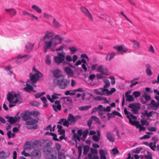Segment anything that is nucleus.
Returning a JSON list of instances; mask_svg holds the SVG:
<instances>
[{
    "mask_svg": "<svg viewBox=\"0 0 159 159\" xmlns=\"http://www.w3.org/2000/svg\"><path fill=\"white\" fill-rule=\"evenodd\" d=\"M91 119L96 122L98 123H100V121L98 117L96 116H92L91 117Z\"/></svg>",
    "mask_w": 159,
    "mask_h": 159,
    "instance_id": "56",
    "label": "nucleus"
},
{
    "mask_svg": "<svg viewBox=\"0 0 159 159\" xmlns=\"http://www.w3.org/2000/svg\"><path fill=\"white\" fill-rule=\"evenodd\" d=\"M54 83L58 86L59 88L61 89H64L67 87V84L69 82L66 79L61 78L60 79H54Z\"/></svg>",
    "mask_w": 159,
    "mask_h": 159,
    "instance_id": "4",
    "label": "nucleus"
},
{
    "mask_svg": "<svg viewBox=\"0 0 159 159\" xmlns=\"http://www.w3.org/2000/svg\"><path fill=\"white\" fill-rule=\"evenodd\" d=\"M65 58L66 61H72V59L71 57L69 55H67L66 56Z\"/></svg>",
    "mask_w": 159,
    "mask_h": 159,
    "instance_id": "61",
    "label": "nucleus"
},
{
    "mask_svg": "<svg viewBox=\"0 0 159 159\" xmlns=\"http://www.w3.org/2000/svg\"><path fill=\"white\" fill-rule=\"evenodd\" d=\"M32 8L39 13H41L42 12V11L41 9L38 6L35 5H33L32 6Z\"/></svg>",
    "mask_w": 159,
    "mask_h": 159,
    "instance_id": "29",
    "label": "nucleus"
},
{
    "mask_svg": "<svg viewBox=\"0 0 159 159\" xmlns=\"http://www.w3.org/2000/svg\"><path fill=\"white\" fill-rule=\"evenodd\" d=\"M26 128L29 129H33L34 130L39 128V126L38 125L36 124L33 126H27Z\"/></svg>",
    "mask_w": 159,
    "mask_h": 159,
    "instance_id": "38",
    "label": "nucleus"
},
{
    "mask_svg": "<svg viewBox=\"0 0 159 159\" xmlns=\"http://www.w3.org/2000/svg\"><path fill=\"white\" fill-rule=\"evenodd\" d=\"M63 40V39L57 34L54 37L52 38L50 40L51 41V42L54 44V45L55 46L61 43Z\"/></svg>",
    "mask_w": 159,
    "mask_h": 159,
    "instance_id": "9",
    "label": "nucleus"
},
{
    "mask_svg": "<svg viewBox=\"0 0 159 159\" xmlns=\"http://www.w3.org/2000/svg\"><path fill=\"white\" fill-rule=\"evenodd\" d=\"M140 104L139 103H132L129 104L128 107L131 109L132 111L135 114L139 113V110L140 108Z\"/></svg>",
    "mask_w": 159,
    "mask_h": 159,
    "instance_id": "6",
    "label": "nucleus"
},
{
    "mask_svg": "<svg viewBox=\"0 0 159 159\" xmlns=\"http://www.w3.org/2000/svg\"><path fill=\"white\" fill-rule=\"evenodd\" d=\"M31 57V56L26 54L23 56L20 55V62H23L26 61Z\"/></svg>",
    "mask_w": 159,
    "mask_h": 159,
    "instance_id": "21",
    "label": "nucleus"
},
{
    "mask_svg": "<svg viewBox=\"0 0 159 159\" xmlns=\"http://www.w3.org/2000/svg\"><path fill=\"white\" fill-rule=\"evenodd\" d=\"M107 115L108 117V120H110V118H114L115 116L114 114L113 113V112L111 113H107Z\"/></svg>",
    "mask_w": 159,
    "mask_h": 159,
    "instance_id": "49",
    "label": "nucleus"
},
{
    "mask_svg": "<svg viewBox=\"0 0 159 159\" xmlns=\"http://www.w3.org/2000/svg\"><path fill=\"white\" fill-rule=\"evenodd\" d=\"M93 92L97 95H103L105 94V93H101V92H99L98 89H94Z\"/></svg>",
    "mask_w": 159,
    "mask_h": 159,
    "instance_id": "52",
    "label": "nucleus"
},
{
    "mask_svg": "<svg viewBox=\"0 0 159 159\" xmlns=\"http://www.w3.org/2000/svg\"><path fill=\"white\" fill-rule=\"evenodd\" d=\"M31 154L32 157H40L41 156V153L39 150L37 149H35L32 151Z\"/></svg>",
    "mask_w": 159,
    "mask_h": 159,
    "instance_id": "20",
    "label": "nucleus"
},
{
    "mask_svg": "<svg viewBox=\"0 0 159 159\" xmlns=\"http://www.w3.org/2000/svg\"><path fill=\"white\" fill-rule=\"evenodd\" d=\"M89 133V130L88 129H85L84 132L83 134V137L81 139L83 141H85V138L87 136Z\"/></svg>",
    "mask_w": 159,
    "mask_h": 159,
    "instance_id": "37",
    "label": "nucleus"
},
{
    "mask_svg": "<svg viewBox=\"0 0 159 159\" xmlns=\"http://www.w3.org/2000/svg\"><path fill=\"white\" fill-rule=\"evenodd\" d=\"M23 120H26L25 124L28 125H33L38 122L39 118L35 117L34 119L31 116V112L29 111H25L23 114L22 113Z\"/></svg>",
    "mask_w": 159,
    "mask_h": 159,
    "instance_id": "1",
    "label": "nucleus"
},
{
    "mask_svg": "<svg viewBox=\"0 0 159 159\" xmlns=\"http://www.w3.org/2000/svg\"><path fill=\"white\" fill-rule=\"evenodd\" d=\"M148 131H155L157 130V128L154 127H151L148 128Z\"/></svg>",
    "mask_w": 159,
    "mask_h": 159,
    "instance_id": "62",
    "label": "nucleus"
},
{
    "mask_svg": "<svg viewBox=\"0 0 159 159\" xmlns=\"http://www.w3.org/2000/svg\"><path fill=\"white\" fill-rule=\"evenodd\" d=\"M52 31L49 32L47 31L46 32L44 36L42 38L40 39L41 41H45L47 39H49L52 38L53 36Z\"/></svg>",
    "mask_w": 159,
    "mask_h": 159,
    "instance_id": "11",
    "label": "nucleus"
},
{
    "mask_svg": "<svg viewBox=\"0 0 159 159\" xmlns=\"http://www.w3.org/2000/svg\"><path fill=\"white\" fill-rule=\"evenodd\" d=\"M50 135L53 137L52 138L53 140L57 141H60L57 138V135L56 134L52 133H50Z\"/></svg>",
    "mask_w": 159,
    "mask_h": 159,
    "instance_id": "53",
    "label": "nucleus"
},
{
    "mask_svg": "<svg viewBox=\"0 0 159 159\" xmlns=\"http://www.w3.org/2000/svg\"><path fill=\"white\" fill-rule=\"evenodd\" d=\"M32 144L30 141H26L24 145V148L26 150H30L32 148Z\"/></svg>",
    "mask_w": 159,
    "mask_h": 159,
    "instance_id": "24",
    "label": "nucleus"
},
{
    "mask_svg": "<svg viewBox=\"0 0 159 159\" xmlns=\"http://www.w3.org/2000/svg\"><path fill=\"white\" fill-rule=\"evenodd\" d=\"M102 107V106L100 105H99L97 107H95L93 108L92 110V113L96 112L98 110H99L101 109Z\"/></svg>",
    "mask_w": 159,
    "mask_h": 159,
    "instance_id": "43",
    "label": "nucleus"
},
{
    "mask_svg": "<svg viewBox=\"0 0 159 159\" xmlns=\"http://www.w3.org/2000/svg\"><path fill=\"white\" fill-rule=\"evenodd\" d=\"M124 112L125 114L126 115V116H129L131 119L132 118L134 120H137V117L134 116L133 114H131L130 111H127L126 108H125L124 109Z\"/></svg>",
    "mask_w": 159,
    "mask_h": 159,
    "instance_id": "16",
    "label": "nucleus"
},
{
    "mask_svg": "<svg viewBox=\"0 0 159 159\" xmlns=\"http://www.w3.org/2000/svg\"><path fill=\"white\" fill-rule=\"evenodd\" d=\"M5 11L7 12L11 16L15 15L16 13V10L13 8L6 9L5 10Z\"/></svg>",
    "mask_w": 159,
    "mask_h": 159,
    "instance_id": "22",
    "label": "nucleus"
},
{
    "mask_svg": "<svg viewBox=\"0 0 159 159\" xmlns=\"http://www.w3.org/2000/svg\"><path fill=\"white\" fill-rule=\"evenodd\" d=\"M90 152L92 155V154H96L98 153V151L96 149L91 148L90 149Z\"/></svg>",
    "mask_w": 159,
    "mask_h": 159,
    "instance_id": "57",
    "label": "nucleus"
},
{
    "mask_svg": "<svg viewBox=\"0 0 159 159\" xmlns=\"http://www.w3.org/2000/svg\"><path fill=\"white\" fill-rule=\"evenodd\" d=\"M142 149L143 148L141 147L136 148L135 149L133 150L132 152L134 153H139Z\"/></svg>",
    "mask_w": 159,
    "mask_h": 159,
    "instance_id": "42",
    "label": "nucleus"
},
{
    "mask_svg": "<svg viewBox=\"0 0 159 159\" xmlns=\"http://www.w3.org/2000/svg\"><path fill=\"white\" fill-rule=\"evenodd\" d=\"M55 147L57 151H59L61 148V145L59 143H55Z\"/></svg>",
    "mask_w": 159,
    "mask_h": 159,
    "instance_id": "58",
    "label": "nucleus"
},
{
    "mask_svg": "<svg viewBox=\"0 0 159 159\" xmlns=\"http://www.w3.org/2000/svg\"><path fill=\"white\" fill-rule=\"evenodd\" d=\"M61 70L58 69L55 70L52 72L53 75L54 77L56 78V79H57L60 78L61 76H62V75L60 74Z\"/></svg>",
    "mask_w": 159,
    "mask_h": 159,
    "instance_id": "14",
    "label": "nucleus"
},
{
    "mask_svg": "<svg viewBox=\"0 0 159 159\" xmlns=\"http://www.w3.org/2000/svg\"><path fill=\"white\" fill-rule=\"evenodd\" d=\"M69 49L72 54H75L77 50L76 48L74 47H70Z\"/></svg>",
    "mask_w": 159,
    "mask_h": 159,
    "instance_id": "44",
    "label": "nucleus"
},
{
    "mask_svg": "<svg viewBox=\"0 0 159 159\" xmlns=\"http://www.w3.org/2000/svg\"><path fill=\"white\" fill-rule=\"evenodd\" d=\"M7 99L9 102V107H14L18 102L17 94L13 92L8 93L7 95Z\"/></svg>",
    "mask_w": 159,
    "mask_h": 159,
    "instance_id": "3",
    "label": "nucleus"
},
{
    "mask_svg": "<svg viewBox=\"0 0 159 159\" xmlns=\"http://www.w3.org/2000/svg\"><path fill=\"white\" fill-rule=\"evenodd\" d=\"M43 151L48 159H56L57 157V151L52 148H44Z\"/></svg>",
    "mask_w": 159,
    "mask_h": 159,
    "instance_id": "2",
    "label": "nucleus"
},
{
    "mask_svg": "<svg viewBox=\"0 0 159 159\" xmlns=\"http://www.w3.org/2000/svg\"><path fill=\"white\" fill-rule=\"evenodd\" d=\"M81 11L83 13L92 21H93V19L91 14L89 10L84 7H80Z\"/></svg>",
    "mask_w": 159,
    "mask_h": 159,
    "instance_id": "10",
    "label": "nucleus"
},
{
    "mask_svg": "<svg viewBox=\"0 0 159 159\" xmlns=\"http://www.w3.org/2000/svg\"><path fill=\"white\" fill-rule=\"evenodd\" d=\"M89 150V147L88 145H85L83 147V154L86 155Z\"/></svg>",
    "mask_w": 159,
    "mask_h": 159,
    "instance_id": "32",
    "label": "nucleus"
},
{
    "mask_svg": "<svg viewBox=\"0 0 159 159\" xmlns=\"http://www.w3.org/2000/svg\"><path fill=\"white\" fill-rule=\"evenodd\" d=\"M146 67V71L147 74L148 75H151L152 74V72L150 70L151 66L149 64H147L145 65Z\"/></svg>",
    "mask_w": 159,
    "mask_h": 159,
    "instance_id": "25",
    "label": "nucleus"
},
{
    "mask_svg": "<svg viewBox=\"0 0 159 159\" xmlns=\"http://www.w3.org/2000/svg\"><path fill=\"white\" fill-rule=\"evenodd\" d=\"M104 82L105 83L104 88L106 89V88L109 87L110 84L109 81L108 80H104Z\"/></svg>",
    "mask_w": 159,
    "mask_h": 159,
    "instance_id": "48",
    "label": "nucleus"
},
{
    "mask_svg": "<svg viewBox=\"0 0 159 159\" xmlns=\"http://www.w3.org/2000/svg\"><path fill=\"white\" fill-rule=\"evenodd\" d=\"M31 116H34V117L37 116L40 114V113L38 111H34L33 112H31Z\"/></svg>",
    "mask_w": 159,
    "mask_h": 159,
    "instance_id": "59",
    "label": "nucleus"
},
{
    "mask_svg": "<svg viewBox=\"0 0 159 159\" xmlns=\"http://www.w3.org/2000/svg\"><path fill=\"white\" fill-rule=\"evenodd\" d=\"M102 111H103L102 110V109H101L98 110V115L101 118L104 119L106 116H103L104 114L102 112Z\"/></svg>",
    "mask_w": 159,
    "mask_h": 159,
    "instance_id": "41",
    "label": "nucleus"
},
{
    "mask_svg": "<svg viewBox=\"0 0 159 159\" xmlns=\"http://www.w3.org/2000/svg\"><path fill=\"white\" fill-rule=\"evenodd\" d=\"M80 136H79L77 135V134H75V137H73L74 141L76 143V147H77V140H78L79 141H80L81 138H80Z\"/></svg>",
    "mask_w": 159,
    "mask_h": 159,
    "instance_id": "31",
    "label": "nucleus"
},
{
    "mask_svg": "<svg viewBox=\"0 0 159 159\" xmlns=\"http://www.w3.org/2000/svg\"><path fill=\"white\" fill-rule=\"evenodd\" d=\"M34 45V44H32L31 42H28L25 46V51L27 52H30L33 49Z\"/></svg>",
    "mask_w": 159,
    "mask_h": 159,
    "instance_id": "13",
    "label": "nucleus"
},
{
    "mask_svg": "<svg viewBox=\"0 0 159 159\" xmlns=\"http://www.w3.org/2000/svg\"><path fill=\"white\" fill-rule=\"evenodd\" d=\"M33 89V87L32 85L27 83L26 87L24 88V89L27 92H30Z\"/></svg>",
    "mask_w": 159,
    "mask_h": 159,
    "instance_id": "27",
    "label": "nucleus"
},
{
    "mask_svg": "<svg viewBox=\"0 0 159 159\" xmlns=\"http://www.w3.org/2000/svg\"><path fill=\"white\" fill-rule=\"evenodd\" d=\"M52 43L51 42V41H45L44 45V47L50 49L51 47Z\"/></svg>",
    "mask_w": 159,
    "mask_h": 159,
    "instance_id": "28",
    "label": "nucleus"
},
{
    "mask_svg": "<svg viewBox=\"0 0 159 159\" xmlns=\"http://www.w3.org/2000/svg\"><path fill=\"white\" fill-rule=\"evenodd\" d=\"M19 112L17 113L14 117L11 116H5V117L8 119V121L11 124L15 123L20 119V116H18Z\"/></svg>",
    "mask_w": 159,
    "mask_h": 159,
    "instance_id": "7",
    "label": "nucleus"
},
{
    "mask_svg": "<svg viewBox=\"0 0 159 159\" xmlns=\"http://www.w3.org/2000/svg\"><path fill=\"white\" fill-rule=\"evenodd\" d=\"M101 109L103 111H107L109 112L111 111V107L110 106H107L106 108L103 107L102 106V107L101 108Z\"/></svg>",
    "mask_w": 159,
    "mask_h": 159,
    "instance_id": "54",
    "label": "nucleus"
},
{
    "mask_svg": "<svg viewBox=\"0 0 159 159\" xmlns=\"http://www.w3.org/2000/svg\"><path fill=\"white\" fill-rule=\"evenodd\" d=\"M133 94L135 98H137L140 96L141 93L139 91H134L133 93Z\"/></svg>",
    "mask_w": 159,
    "mask_h": 159,
    "instance_id": "50",
    "label": "nucleus"
},
{
    "mask_svg": "<svg viewBox=\"0 0 159 159\" xmlns=\"http://www.w3.org/2000/svg\"><path fill=\"white\" fill-rule=\"evenodd\" d=\"M147 120L148 119L146 118H143V119H142L140 121L141 125L142 126L144 125H145L146 123L147 122Z\"/></svg>",
    "mask_w": 159,
    "mask_h": 159,
    "instance_id": "55",
    "label": "nucleus"
},
{
    "mask_svg": "<svg viewBox=\"0 0 159 159\" xmlns=\"http://www.w3.org/2000/svg\"><path fill=\"white\" fill-rule=\"evenodd\" d=\"M58 123L61 125H63L64 126L68 127L69 126L70 123L66 119H61L58 122Z\"/></svg>",
    "mask_w": 159,
    "mask_h": 159,
    "instance_id": "15",
    "label": "nucleus"
},
{
    "mask_svg": "<svg viewBox=\"0 0 159 159\" xmlns=\"http://www.w3.org/2000/svg\"><path fill=\"white\" fill-rule=\"evenodd\" d=\"M55 62L58 65L62 63L65 59V53H60L58 54V56L54 57Z\"/></svg>",
    "mask_w": 159,
    "mask_h": 159,
    "instance_id": "8",
    "label": "nucleus"
},
{
    "mask_svg": "<svg viewBox=\"0 0 159 159\" xmlns=\"http://www.w3.org/2000/svg\"><path fill=\"white\" fill-rule=\"evenodd\" d=\"M64 71L67 75L70 76H72L74 75L73 71L68 66L65 68Z\"/></svg>",
    "mask_w": 159,
    "mask_h": 159,
    "instance_id": "19",
    "label": "nucleus"
},
{
    "mask_svg": "<svg viewBox=\"0 0 159 159\" xmlns=\"http://www.w3.org/2000/svg\"><path fill=\"white\" fill-rule=\"evenodd\" d=\"M133 42L134 43L133 47L135 49L139 48V43L137 41H136L135 40H134Z\"/></svg>",
    "mask_w": 159,
    "mask_h": 159,
    "instance_id": "47",
    "label": "nucleus"
},
{
    "mask_svg": "<svg viewBox=\"0 0 159 159\" xmlns=\"http://www.w3.org/2000/svg\"><path fill=\"white\" fill-rule=\"evenodd\" d=\"M46 63L48 65H49L51 64V60L50 59V56L49 55H47L46 57Z\"/></svg>",
    "mask_w": 159,
    "mask_h": 159,
    "instance_id": "45",
    "label": "nucleus"
},
{
    "mask_svg": "<svg viewBox=\"0 0 159 159\" xmlns=\"http://www.w3.org/2000/svg\"><path fill=\"white\" fill-rule=\"evenodd\" d=\"M147 153H148L147 155H145L144 157L148 159H152V153L148 151H147Z\"/></svg>",
    "mask_w": 159,
    "mask_h": 159,
    "instance_id": "51",
    "label": "nucleus"
},
{
    "mask_svg": "<svg viewBox=\"0 0 159 159\" xmlns=\"http://www.w3.org/2000/svg\"><path fill=\"white\" fill-rule=\"evenodd\" d=\"M97 70L98 72H99L102 74H104L105 73L104 71V69L103 68L102 66V65H99L98 66Z\"/></svg>",
    "mask_w": 159,
    "mask_h": 159,
    "instance_id": "34",
    "label": "nucleus"
},
{
    "mask_svg": "<svg viewBox=\"0 0 159 159\" xmlns=\"http://www.w3.org/2000/svg\"><path fill=\"white\" fill-rule=\"evenodd\" d=\"M68 121H70L72 123V124H75V118L74 116L71 114H69L68 117Z\"/></svg>",
    "mask_w": 159,
    "mask_h": 159,
    "instance_id": "26",
    "label": "nucleus"
},
{
    "mask_svg": "<svg viewBox=\"0 0 159 159\" xmlns=\"http://www.w3.org/2000/svg\"><path fill=\"white\" fill-rule=\"evenodd\" d=\"M148 51L149 52H152L153 53H154L155 52L153 48L152 45H151L149 48L148 49Z\"/></svg>",
    "mask_w": 159,
    "mask_h": 159,
    "instance_id": "60",
    "label": "nucleus"
},
{
    "mask_svg": "<svg viewBox=\"0 0 159 159\" xmlns=\"http://www.w3.org/2000/svg\"><path fill=\"white\" fill-rule=\"evenodd\" d=\"M106 136L107 139L110 142H113L115 141V137L113 136L112 134L109 132H107Z\"/></svg>",
    "mask_w": 159,
    "mask_h": 159,
    "instance_id": "17",
    "label": "nucleus"
},
{
    "mask_svg": "<svg viewBox=\"0 0 159 159\" xmlns=\"http://www.w3.org/2000/svg\"><path fill=\"white\" fill-rule=\"evenodd\" d=\"M52 106L54 110L56 112H57L58 110L59 111L61 110V105L57 106L54 105H52Z\"/></svg>",
    "mask_w": 159,
    "mask_h": 159,
    "instance_id": "33",
    "label": "nucleus"
},
{
    "mask_svg": "<svg viewBox=\"0 0 159 159\" xmlns=\"http://www.w3.org/2000/svg\"><path fill=\"white\" fill-rule=\"evenodd\" d=\"M143 97L144 98L145 100V101H146V103L148 101L150 100L151 99V96L150 95H148L146 93H144Z\"/></svg>",
    "mask_w": 159,
    "mask_h": 159,
    "instance_id": "36",
    "label": "nucleus"
},
{
    "mask_svg": "<svg viewBox=\"0 0 159 159\" xmlns=\"http://www.w3.org/2000/svg\"><path fill=\"white\" fill-rule=\"evenodd\" d=\"M117 49L118 54H123L124 52H126L128 50L127 48L124 49L121 46H118Z\"/></svg>",
    "mask_w": 159,
    "mask_h": 159,
    "instance_id": "18",
    "label": "nucleus"
},
{
    "mask_svg": "<svg viewBox=\"0 0 159 159\" xmlns=\"http://www.w3.org/2000/svg\"><path fill=\"white\" fill-rule=\"evenodd\" d=\"M30 104L32 106L38 107L40 105V103L37 101H33L30 102Z\"/></svg>",
    "mask_w": 159,
    "mask_h": 159,
    "instance_id": "46",
    "label": "nucleus"
},
{
    "mask_svg": "<svg viewBox=\"0 0 159 159\" xmlns=\"http://www.w3.org/2000/svg\"><path fill=\"white\" fill-rule=\"evenodd\" d=\"M58 154L59 159H62L64 155L61 152L58 151Z\"/></svg>",
    "mask_w": 159,
    "mask_h": 159,
    "instance_id": "64",
    "label": "nucleus"
},
{
    "mask_svg": "<svg viewBox=\"0 0 159 159\" xmlns=\"http://www.w3.org/2000/svg\"><path fill=\"white\" fill-rule=\"evenodd\" d=\"M87 157L89 159H98V157L97 155H93L92 156V154L90 153L88 154Z\"/></svg>",
    "mask_w": 159,
    "mask_h": 159,
    "instance_id": "40",
    "label": "nucleus"
},
{
    "mask_svg": "<svg viewBox=\"0 0 159 159\" xmlns=\"http://www.w3.org/2000/svg\"><path fill=\"white\" fill-rule=\"evenodd\" d=\"M92 139L95 142H98L100 139V138L96 135H93L92 137Z\"/></svg>",
    "mask_w": 159,
    "mask_h": 159,
    "instance_id": "63",
    "label": "nucleus"
},
{
    "mask_svg": "<svg viewBox=\"0 0 159 159\" xmlns=\"http://www.w3.org/2000/svg\"><path fill=\"white\" fill-rule=\"evenodd\" d=\"M131 92L128 91H127L125 94V96L126 98V101L128 102H132L134 100V98L131 95L127 96V93L130 94Z\"/></svg>",
    "mask_w": 159,
    "mask_h": 159,
    "instance_id": "23",
    "label": "nucleus"
},
{
    "mask_svg": "<svg viewBox=\"0 0 159 159\" xmlns=\"http://www.w3.org/2000/svg\"><path fill=\"white\" fill-rule=\"evenodd\" d=\"M52 22L53 25L56 27H59L61 26L60 24L56 20L55 18L53 19Z\"/></svg>",
    "mask_w": 159,
    "mask_h": 159,
    "instance_id": "39",
    "label": "nucleus"
},
{
    "mask_svg": "<svg viewBox=\"0 0 159 159\" xmlns=\"http://www.w3.org/2000/svg\"><path fill=\"white\" fill-rule=\"evenodd\" d=\"M127 117L129 119V123L132 125L136 126V128H138L140 126L139 121L135 120L133 121L129 116H127Z\"/></svg>",
    "mask_w": 159,
    "mask_h": 159,
    "instance_id": "12",
    "label": "nucleus"
},
{
    "mask_svg": "<svg viewBox=\"0 0 159 159\" xmlns=\"http://www.w3.org/2000/svg\"><path fill=\"white\" fill-rule=\"evenodd\" d=\"M92 106L91 105L81 106L79 108V109L80 111L86 110L90 108Z\"/></svg>",
    "mask_w": 159,
    "mask_h": 159,
    "instance_id": "35",
    "label": "nucleus"
},
{
    "mask_svg": "<svg viewBox=\"0 0 159 159\" xmlns=\"http://www.w3.org/2000/svg\"><path fill=\"white\" fill-rule=\"evenodd\" d=\"M99 153L100 156V159H107L106 156L105 155L104 151L102 149L100 150Z\"/></svg>",
    "mask_w": 159,
    "mask_h": 159,
    "instance_id": "30",
    "label": "nucleus"
},
{
    "mask_svg": "<svg viewBox=\"0 0 159 159\" xmlns=\"http://www.w3.org/2000/svg\"><path fill=\"white\" fill-rule=\"evenodd\" d=\"M30 79L28 80L27 82L31 84L36 83L37 81L39 80L40 77H42L43 76H41L40 75L38 74H33L30 73L29 75Z\"/></svg>",
    "mask_w": 159,
    "mask_h": 159,
    "instance_id": "5",
    "label": "nucleus"
}]
</instances>
